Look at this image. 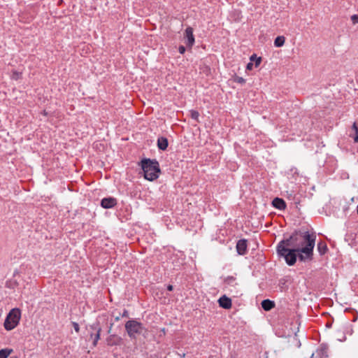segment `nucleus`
I'll use <instances>...</instances> for the list:
<instances>
[{"mask_svg":"<svg viewBox=\"0 0 358 358\" xmlns=\"http://www.w3.org/2000/svg\"><path fill=\"white\" fill-rule=\"evenodd\" d=\"M317 250L320 255H324L327 250V245L324 242L318 243Z\"/></svg>","mask_w":358,"mask_h":358,"instance_id":"obj_18","label":"nucleus"},{"mask_svg":"<svg viewBox=\"0 0 358 358\" xmlns=\"http://www.w3.org/2000/svg\"><path fill=\"white\" fill-rule=\"evenodd\" d=\"M315 238V235L310 234L306 231L300 234L296 233L287 240H290L292 248L297 250L299 259L305 262L312 259Z\"/></svg>","mask_w":358,"mask_h":358,"instance_id":"obj_1","label":"nucleus"},{"mask_svg":"<svg viewBox=\"0 0 358 358\" xmlns=\"http://www.w3.org/2000/svg\"><path fill=\"white\" fill-rule=\"evenodd\" d=\"M218 302L220 306L225 309H229L231 307V300L224 295L219 299Z\"/></svg>","mask_w":358,"mask_h":358,"instance_id":"obj_11","label":"nucleus"},{"mask_svg":"<svg viewBox=\"0 0 358 358\" xmlns=\"http://www.w3.org/2000/svg\"><path fill=\"white\" fill-rule=\"evenodd\" d=\"M291 247L290 240H283L280 241L277 246V252L280 256L285 258L286 263L289 265H294L296 261L297 250Z\"/></svg>","mask_w":358,"mask_h":358,"instance_id":"obj_2","label":"nucleus"},{"mask_svg":"<svg viewBox=\"0 0 358 358\" xmlns=\"http://www.w3.org/2000/svg\"><path fill=\"white\" fill-rule=\"evenodd\" d=\"M185 43L187 46L191 48L194 44V36L193 34V29L190 27H187L184 33Z\"/></svg>","mask_w":358,"mask_h":358,"instance_id":"obj_7","label":"nucleus"},{"mask_svg":"<svg viewBox=\"0 0 358 358\" xmlns=\"http://www.w3.org/2000/svg\"><path fill=\"white\" fill-rule=\"evenodd\" d=\"M272 205L274 208L278 210H284L286 208V203L282 199L275 198L272 201Z\"/></svg>","mask_w":358,"mask_h":358,"instance_id":"obj_12","label":"nucleus"},{"mask_svg":"<svg viewBox=\"0 0 358 358\" xmlns=\"http://www.w3.org/2000/svg\"><path fill=\"white\" fill-rule=\"evenodd\" d=\"M21 318V311L19 308H15L10 310L4 321V328L7 331L15 329L19 324Z\"/></svg>","mask_w":358,"mask_h":358,"instance_id":"obj_5","label":"nucleus"},{"mask_svg":"<svg viewBox=\"0 0 358 358\" xmlns=\"http://www.w3.org/2000/svg\"><path fill=\"white\" fill-rule=\"evenodd\" d=\"M90 329L91 330L90 333V338H93V346L95 347L100 339L101 328L99 323L95 322L90 326Z\"/></svg>","mask_w":358,"mask_h":358,"instance_id":"obj_6","label":"nucleus"},{"mask_svg":"<svg viewBox=\"0 0 358 358\" xmlns=\"http://www.w3.org/2000/svg\"><path fill=\"white\" fill-rule=\"evenodd\" d=\"M157 146L159 149L165 150L168 147V141L164 137H160L157 140Z\"/></svg>","mask_w":358,"mask_h":358,"instance_id":"obj_13","label":"nucleus"},{"mask_svg":"<svg viewBox=\"0 0 358 358\" xmlns=\"http://www.w3.org/2000/svg\"><path fill=\"white\" fill-rule=\"evenodd\" d=\"M72 324H73V327L74 330L76 331V332L78 333L79 331H80L79 324L77 322H73Z\"/></svg>","mask_w":358,"mask_h":358,"instance_id":"obj_20","label":"nucleus"},{"mask_svg":"<svg viewBox=\"0 0 358 358\" xmlns=\"http://www.w3.org/2000/svg\"><path fill=\"white\" fill-rule=\"evenodd\" d=\"M117 203L116 199L112 197L104 198L101 201V205L103 208H111Z\"/></svg>","mask_w":358,"mask_h":358,"instance_id":"obj_9","label":"nucleus"},{"mask_svg":"<svg viewBox=\"0 0 358 358\" xmlns=\"http://www.w3.org/2000/svg\"><path fill=\"white\" fill-rule=\"evenodd\" d=\"M234 281H235V279L233 277H229L226 280V282L227 284H232L234 282Z\"/></svg>","mask_w":358,"mask_h":358,"instance_id":"obj_23","label":"nucleus"},{"mask_svg":"<svg viewBox=\"0 0 358 358\" xmlns=\"http://www.w3.org/2000/svg\"><path fill=\"white\" fill-rule=\"evenodd\" d=\"M167 289L169 291H172L173 290V286L169 285L168 287H167Z\"/></svg>","mask_w":358,"mask_h":358,"instance_id":"obj_28","label":"nucleus"},{"mask_svg":"<svg viewBox=\"0 0 358 358\" xmlns=\"http://www.w3.org/2000/svg\"><path fill=\"white\" fill-rule=\"evenodd\" d=\"M357 214H358V205H357Z\"/></svg>","mask_w":358,"mask_h":358,"instance_id":"obj_29","label":"nucleus"},{"mask_svg":"<svg viewBox=\"0 0 358 358\" xmlns=\"http://www.w3.org/2000/svg\"><path fill=\"white\" fill-rule=\"evenodd\" d=\"M190 113H191V117L197 121L199 116V112H197L196 110H192V111H190Z\"/></svg>","mask_w":358,"mask_h":358,"instance_id":"obj_19","label":"nucleus"},{"mask_svg":"<svg viewBox=\"0 0 358 358\" xmlns=\"http://www.w3.org/2000/svg\"><path fill=\"white\" fill-rule=\"evenodd\" d=\"M185 48L183 46V45H180L179 46L178 48V52L180 53V54H184L185 52Z\"/></svg>","mask_w":358,"mask_h":358,"instance_id":"obj_24","label":"nucleus"},{"mask_svg":"<svg viewBox=\"0 0 358 358\" xmlns=\"http://www.w3.org/2000/svg\"><path fill=\"white\" fill-rule=\"evenodd\" d=\"M125 329L131 338H136L139 335L145 336L147 333V329L143 324L135 320L127 321L125 324Z\"/></svg>","mask_w":358,"mask_h":358,"instance_id":"obj_4","label":"nucleus"},{"mask_svg":"<svg viewBox=\"0 0 358 358\" xmlns=\"http://www.w3.org/2000/svg\"><path fill=\"white\" fill-rule=\"evenodd\" d=\"M236 250L237 252L241 255H243L247 252V241L245 239L239 240L236 243Z\"/></svg>","mask_w":358,"mask_h":358,"instance_id":"obj_8","label":"nucleus"},{"mask_svg":"<svg viewBox=\"0 0 358 358\" xmlns=\"http://www.w3.org/2000/svg\"><path fill=\"white\" fill-rule=\"evenodd\" d=\"M274 302L268 299H265L262 301V307L264 310H270L274 307Z\"/></svg>","mask_w":358,"mask_h":358,"instance_id":"obj_14","label":"nucleus"},{"mask_svg":"<svg viewBox=\"0 0 358 358\" xmlns=\"http://www.w3.org/2000/svg\"><path fill=\"white\" fill-rule=\"evenodd\" d=\"M351 20L353 22V23H358V15H352Z\"/></svg>","mask_w":358,"mask_h":358,"instance_id":"obj_22","label":"nucleus"},{"mask_svg":"<svg viewBox=\"0 0 358 358\" xmlns=\"http://www.w3.org/2000/svg\"><path fill=\"white\" fill-rule=\"evenodd\" d=\"M285 41V38L284 36H278L274 41V45L275 47H282L284 45Z\"/></svg>","mask_w":358,"mask_h":358,"instance_id":"obj_17","label":"nucleus"},{"mask_svg":"<svg viewBox=\"0 0 358 358\" xmlns=\"http://www.w3.org/2000/svg\"><path fill=\"white\" fill-rule=\"evenodd\" d=\"M13 352L12 349L4 348L0 350V358H7Z\"/></svg>","mask_w":358,"mask_h":358,"instance_id":"obj_16","label":"nucleus"},{"mask_svg":"<svg viewBox=\"0 0 358 358\" xmlns=\"http://www.w3.org/2000/svg\"><path fill=\"white\" fill-rule=\"evenodd\" d=\"M253 66H254V64H252V62H249L248 64H247V66H246V69L248 70H252L253 69Z\"/></svg>","mask_w":358,"mask_h":358,"instance_id":"obj_26","label":"nucleus"},{"mask_svg":"<svg viewBox=\"0 0 358 358\" xmlns=\"http://www.w3.org/2000/svg\"><path fill=\"white\" fill-rule=\"evenodd\" d=\"M257 58V55H252L250 57V59L251 62H253V61H255V59Z\"/></svg>","mask_w":358,"mask_h":358,"instance_id":"obj_27","label":"nucleus"},{"mask_svg":"<svg viewBox=\"0 0 358 358\" xmlns=\"http://www.w3.org/2000/svg\"><path fill=\"white\" fill-rule=\"evenodd\" d=\"M122 338L117 335H110L106 338L108 345L113 346L120 345Z\"/></svg>","mask_w":358,"mask_h":358,"instance_id":"obj_10","label":"nucleus"},{"mask_svg":"<svg viewBox=\"0 0 358 358\" xmlns=\"http://www.w3.org/2000/svg\"><path fill=\"white\" fill-rule=\"evenodd\" d=\"M142 169L146 180L152 181L157 179L160 172L159 163L156 160L145 159L141 161Z\"/></svg>","mask_w":358,"mask_h":358,"instance_id":"obj_3","label":"nucleus"},{"mask_svg":"<svg viewBox=\"0 0 358 358\" xmlns=\"http://www.w3.org/2000/svg\"><path fill=\"white\" fill-rule=\"evenodd\" d=\"M350 136L353 138L355 142L358 143V124L356 122L352 125Z\"/></svg>","mask_w":358,"mask_h":358,"instance_id":"obj_15","label":"nucleus"},{"mask_svg":"<svg viewBox=\"0 0 358 358\" xmlns=\"http://www.w3.org/2000/svg\"><path fill=\"white\" fill-rule=\"evenodd\" d=\"M235 81L238 83H244L245 82V80L242 77H236L235 78Z\"/></svg>","mask_w":358,"mask_h":358,"instance_id":"obj_21","label":"nucleus"},{"mask_svg":"<svg viewBox=\"0 0 358 358\" xmlns=\"http://www.w3.org/2000/svg\"><path fill=\"white\" fill-rule=\"evenodd\" d=\"M261 61H262L261 57H257V58L255 59V66H256V67H257V66L260 64Z\"/></svg>","mask_w":358,"mask_h":358,"instance_id":"obj_25","label":"nucleus"}]
</instances>
